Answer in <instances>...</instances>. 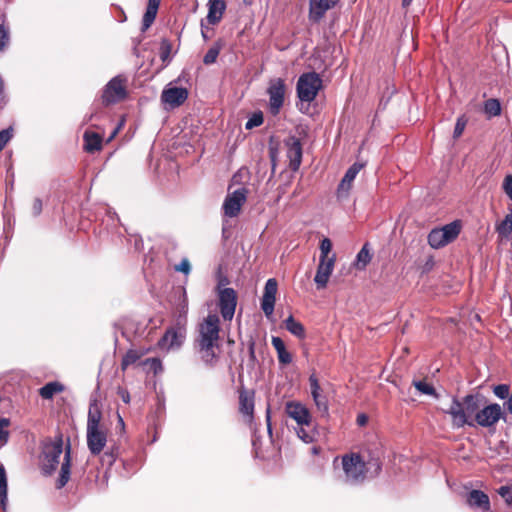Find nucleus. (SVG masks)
<instances>
[{"label": "nucleus", "mask_w": 512, "mask_h": 512, "mask_svg": "<svg viewBox=\"0 0 512 512\" xmlns=\"http://www.w3.org/2000/svg\"><path fill=\"white\" fill-rule=\"evenodd\" d=\"M64 452L60 475L57 480V488L64 487L70 479L71 474V446L67 444L63 450V439L59 435L53 440L49 439L43 443L40 455V468L44 475L50 476L57 469L60 457Z\"/></svg>", "instance_id": "1"}, {"label": "nucleus", "mask_w": 512, "mask_h": 512, "mask_svg": "<svg viewBox=\"0 0 512 512\" xmlns=\"http://www.w3.org/2000/svg\"><path fill=\"white\" fill-rule=\"evenodd\" d=\"M219 332L220 319L217 314H209L198 326L195 347L202 361L207 365H213L217 360Z\"/></svg>", "instance_id": "2"}, {"label": "nucleus", "mask_w": 512, "mask_h": 512, "mask_svg": "<svg viewBox=\"0 0 512 512\" xmlns=\"http://www.w3.org/2000/svg\"><path fill=\"white\" fill-rule=\"evenodd\" d=\"M481 398L480 394H468L462 402L457 397L452 398L450 406L443 409V412L450 415L453 428L459 429L465 425L474 426V420L471 419V416H475L480 410Z\"/></svg>", "instance_id": "3"}, {"label": "nucleus", "mask_w": 512, "mask_h": 512, "mask_svg": "<svg viewBox=\"0 0 512 512\" xmlns=\"http://www.w3.org/2000/svg\"><path fill=\"white\" fill-rule=\"evenodd\" d=\"M323 81L316 72L303 73L297 81V96L302 102L311 103L322 89Z\"/></svg>", "instance_id": "4"}, {"label": "nucleus", "mask_w": 512, "mask_h": 512, "mask_svg": "<svg viewBox=\"0 0 512 512\" xmlns=\"http://www.w3.org/2000/svg\"><path fill=\"white\" fill-rule=\"evenodd\" d=\"M342 468L346 483L356 485L364 481L367 471L366 463L359 454L344 455L342 457Z\"/></svg>", "instance_id": "5"}, {"label": "nucleus", "mask_w": 512, "mask_h": 512, "mask_svg": "<svg viewBox=\"0 0 512 512\" xmlns=\"http://www.w3.org/2000/svg\"><path fill=\"white\" fill-rule=\"evenodd\" d=\"M126 83L127 79L122 75L113 77L103 88L102 103L109 106L124 100L127 97Z\"/></svg>", "instance_id": "6"}, {"label": "nucleus", "mask_w": 512, "mask_h": 512, "mask_svg": "<svg viewBox=\"0 0 512 512\" xmlns=\"http://www.w3.org/2000/svg\"><path fill=\"white\" fill-rule=\"evenodd\" d=\"M500 419L506 421V415L498 403H492L483 407L476 413L474 424L476 423L481 427L490 428L495 426Z\"/></svg>", "instance_id": "7"}, {"label": "nucleus", "mask_w": 512, "mask_h": 512, "mask_svg": "<svg viewBox=\"0 0 512 512\" xmlns=\"http://www.w3.org/2000/svg\"><path fill=\"white\" fill-rule=\"evenodd\" d=\"M248 190L245 187H240L233 192H229L223 202L224 215L230 218L236 217L246 202Z\"/></svg>", "instance_id": "8"}, {"label": "nucleus", "mask_w": 512, "mask_h": 512, "mask_svg": "<svg viewBox=\"0 0 512 512\" xmlns=\"http://www.w3.org/2000/svg\"><path fill=\"white\" fill-rule=\"evenodd\" d=\"M218 300L220 313L224 320H232L237 305V295L233 288H219Z\"/></svg>", "instance_id": "9"}, {"label": "nucleus", "mask_w": 512, "mask_h": 512, "mask_svg": "<svg viewBox=\"0 0 512 512\" xmlns=\"http://www.w3.org/2000/svg\"><path fill=\"white\" fill-rule=\"evenodd\" d=\"M285 82L281 78H276L270 81L267 93L269 95V107L273 115L279 113L284 103L285 97Z\"/></svg>", "instance_id": "10"}, {"label": "nucleus", "mask_w": 512, "mask_h": 512, "mask_svg": "<svg viewBox=\"0 0 512 512\" xmlns=\"http://www.w3.org/2000/svg\"><path fill=\"white\" fill-rule=\"evenodd\" d=\"M87 447L92 455H99L107 443V433L102 428L86 429Z\"/></svg>", "instance_id": "11"}, {"label": "nucleus", "mask_w": 512, "mask_h": 512, "mask_svg": "<svg viewBox=\"0 0 512 512\" xmlns=\"http://www.w3.org/2000/svg\"><path fill=\"white\" fill-rule=\"evenodd\" d=\"M277 293V281L274 278L267 280L264 293L261 299V309L267 318H270L274 312Z\"/></svg>", "instance_id": "12"}, {"label": "nucleus", "mask_w": 512, "mask_h": 512, "mask_svg": "<svg viewBox=\"0 0 512 512\" xmlns=\"http://www.w3.org/2000/svg\"><path fill=\"white\" fill-rule=\"evenodd\" d=\"M287 157L289 159V167L292 171H298L302 162V144L299 138L290 136L286 139Z\"/></svg>", "instance_id": "13"}, {"label": "nucleus", "mask_w": 512, "mask_h": 512, "mask_svg": "<svg viewBox=\"0 0 512 512\" xmlns=\"http://www.w3.org/2000/svg\"><path fill=\"white\" fill-rule=\"evenodd\" d=\"M188 98V91L183 87L167 86L161 94L163 103L169 105L171 108L179 107Z\"/></svg>", "instance_id": "14"}, {"label": "nucleus", "mask_w": 512, "mask_h": 512, "mask_svg": "<svg viewBox=\"0 0 512 512\" xmlns=\"http://www.w3.org/2000/svg\"><path fill=\"white\" fill-rule=\"evenodd\" d=\"M336 257L331 255L330 258H319V264L314 281L318 289L325 288L330 275L332 274Z\"/></svg>", "instance_id": "15"}, {"label": "nucleus", "mask_w": 512, "mask_h": 512, "mask_svg": "<svg viewBox=\"0 0 512 512\" xmlns=\"http://www.w3.org/2000/svg\"><path fill=\"white\" fill-rule=\"evenodd\" d=\"M285 410L287 415L295 420L298 426L310 427L311 415L304 405L291 401L286 404Z\"/></svg>", "instance_id": "16"}, {"label": "nucleus", "mask_w": 512, "mask_h": 512, "mask_svg": "<svg viewBox=\"0 0 512 512\" xmlns=\"http://www.w3.org/2000/svg\"><path fill=\"white\" fill-rule=\"evenodd\" d=\"M340 0H309V19L318 23Z\"/></svg>", "instance_id": "17"}, {"label": "nucleus", "mask_w": 512, "mask_h": 512, "mask_svg": "<svg viewBox=\"0 0 512 512\" xmlns=\"http://www.w3.org/2000/svg\"><path fill=\"white\" fill-rule=\"evenodd\" d=\"M362 168L363 164L358 162L354 163L352 166L349 167V169L346 171L343 179L339 184L338 197H344L348 194L354 179L356 178L357 174L360 172Z\"/></svg>", "instance_id": "18"}, {"label": "nucleus", "mask_w": 512, "mask_h": 512, "mask_svg": "<svg viewBox=\"0 0 512 512\" xmlns=\"http://www.w3.org/2000/svg\"><path fill=\"white\" fill-rule=\"evenodd\" d=\"M207 6L208 14L206 19L209 24L216 25L223 17L226 10V3L224 0H209Z\"/></svg>", "instance_id": "19"}, {"label": "nucleus", "mask_w": 512, "mask_h": 512, "mask_svg": "<svg viewBox=\"0 0 512 512\" xmlns=\"http://www.w3.org/2000/svg\"><path fill=\"white\" fill-rule=\"evenodd\" d=\"M467 503L472 508H478L483 511L490 509V501L487 494L480 490H472L467 495Z\"/></svg>", "instance_id": "20"}, {"label": "nucleus", "mask_w": 512, "mask_h": 512, "mask_svg": "<svg viewBox=\"0 0 512 512\" xmlns=\"http://www.w3.org/2000/svg\"><path fill=\"white\" fill-rule=\"evenodd\" d=\"M182 333L173 328L168 329L163 337L159 340L158 345L161 349H172L179 347L182 343Z\"/></svg>", "instance_id": "21"}, {"label": "nucleus", "mask_w": 512, "mask_h": 512, "mask_svg": "<svg viewBox=\"0 0 512 512\" xmlns=\"http://www.w3.org/2000/svg\"><path fill=\"white\" fill-rule=\"evenodd\" d=\"M83 140L84 149L88 153H94L102 148V137L98 133L86 131Z\"/></svg>", "instance_id": "22"}, {"label": "nucleus", "mask_w": 512, "mask_h": 512, "mask_svg": "<svg viewBox=\"0 0 512 512\" xmlns=\"http://www.w3.org/2000/svg\"><path fill=\"white\" fill-rule=\"evenodd\" d=\"M102 413L96 400L90 402L88 417H87V428H102L101 425Z\"/></svg>", "instance_id": "23"}, {"label": "nucleus", "mask_w": 512, "mask_h": 512, "mask_svg": "<svg viewBox=\"0 0 512 512\" xmlns=\"http://www.w3.org/2000/svg\"><path fill=\"white\" fill-rule=\"evenodd\" d=\"M63 390H64V386L61 383H59L57 381H53V382H49V383L45 384L43 387H41L39 389V395L43 399L49 400V399H52L55 394L61 393Z\"/></svg>", "instance_id": "24"}, {"label": "nucleus", "mask_w": 512, "mask_h": 512, "mask_svg": "<svg viewBox=\"0 0 512 512\" xmlns=\"http://www.w3.org/2000/svg\"><path fill=\"white\" fill-rule=\"evenodd\" d=\"M285 328L294 336L302 339L305 337V329L304 326L297 320L294 319L293 316H289L285 322Z\"/></svg>", "instance_id": "25"}, {"label": "nucleus", "mask_w": 512, "mask_h": 512, "mask_svg": "<svg viewBox=\"0 0 512 512\" xmlns=\"http://www.w3.org/2000/svg\"><path fill=\"white\" fill-rule=\"evenodd\" d=\"M0 475L2 476L0 482V505L3 510L6 509L7 500H8V485H7V477L5 467L2 463H0Z\"/></svg>", "instance_id": "26"}, {"label": "nucleus", "mask_w": 512, "mask_h": 512, "mask_svg": "<svg viewBox=\"0 0 512 512\" xmlns=\"http://www.w3.org/2000/svg\"><path fill=\"white\" fill-rule=\"evenodd\" d=\"M497 233L507 238L512 233V208L510 209L509 213L506 214L504 219L496 226Z\"/></svg>", "instance_id": "27"}, {"label": "nucleus", "mask_w": 512, "mask_h": 512, "mask_svg": "<svg viewBox=\"0 0 512 512\" xmlns=\"http://www.w3.org/2000/svg\"><path fill=\"white\" fill-rule=\"evenodd\" d=\"M460 228V224L457 221H454L439 229L443 233L446 241L450 243L457 238L460 233Z\"/></svg>", "instance_id": "28"}, {"label": "nucleus", "mask_w": 512, "mask_h": 512, "mask_svg": "<svg viewBox=\"0 0 512 512\" xmlns=\"http://www.w3.org/2000/svg\"><path fill=\"white\" fill-rule=\"evenodd\" d=\"M428 243L434 249L441 248L448 244L439 228L431 230L428 234Z\"/></svg>", "instance_id": "29"}, {"label": "nucleus", "mask_w": 512, "mask_h": 512, "mask_svg": "<svg viewBox=\"0 0 512 512\" xmlns=\"http://www.w3.org/2000/svg\"><path fill=\"white\" fill-rule=\"evenodd\" d=\"M484 112L489 117H495V116L500 115V113H501L500 102L494 98L488 99L484 104Z\"/></svg>", "instance_id": "30"}, {"label": "nucleus", "mask_w": 512, "mask_h": 512, "mask_svg": "<svg viewBox=\"0 0 512 512\" xmlns=\"http://www.w3.org/2000/svg\"><path fill=\"white\" fill-rule=\"evenodd\" d=\"M297 436L304 442V443H312L315 439V433L312 429V427H306V426H298V428L295 429Z\"/></svg>", "instance_id": "31"}, {"label": "nucleus", "mask_w": 512, "mask_h": 512, "mask_svg": "<svg viewBox=\"0 0 512 512\" xmlns=\"http://www.w3.org/2000/svg\"><path fill=\"white\" fill-rule=\"evenodd\" d=\"M356 260H357V267L359 269H364L366 267V265L370 262L371 255H370L369 250L367 249V244H365L361 248V250L358 252Z\"/></svg>", "instance_id": "32"}, {"label": "nucleus", "mask_w": 512, "mask_h": 512, "mask_svg": "<svg viewBox=\"0 0 512 512\" xmlns=\"http://www.w3.org/2000/svg\"><path fill=\"white\" fill-rule=\"evenodd\" d=\"M139 359H140V354L136 350L127 351V353L122 358V362H121L122 370H126L128 368V366L136 363Z\"/></svg>", "instance_id": "33"}, {"label": "nucleus", "mask_w": 512, "mask_h": 512, "mask_svg": "<svg viewBox=\"0 0 512 512\" xmlns=\"http://www.w3.org/2000/svg\"><path fill=\"white\" fill-rule=\"evenodd\" d=\"M263 114L262 112L258 111V112H254L248 119V121L246 122L245 124V128L247 130H251L255 127H258L260 126L262 123H263Z\"/></svg>", "instance_id": "34"}, {"label": "nucleus", "mask_w": 512, "mask_h": 512, "mask_svg": "<svg viewBox=\"0 0 512 512\" xmlns=\"http://www.w3.org/2000/svg\"><path fill=\"white\" fill-rule=\"evenodd\" d=\"M415 388L425 395L437 396L434 387L424 381H414L413 382Z\"/></svg>", "instance_id": "35"}, {"label": "nucleus", "mask_w": 512, "mask_h": 512, "mask_svg": "<svg viewBox=\"0 0 512 512\" xmlns=\"http://www.w3.org/2000/svg\"><path fill=\"white\" fill-rule=\"evenodd\" d=\"M10 425V420L8 418L0 419V444L4 445L7 443L9 438V432L7 427Z\"/></svg>", "instance_id": "36"}, {"label": "nucleus", "mask_w": 512, "mask_h": 512, "mask_svg": "<svg viewBox=\"0 0 512 512\" xmlns=\"http://www.w3.org/2000/svg\"><path fill=\"white\" fill-rule=\"evenodd\" d=\"M313 400L318 411H320L322 414L328 413V401L324 394H320L319 396L314 395Z\"/></svg>", "instance_id": "37"}, {"label": "nucleus", "mask_w": 512, "mask_h": 512, "mask_svg": "<svg viewBox=\"0 0 512 512\" xmlns=\"http://www.w3.org/2000/svg\"><path fill=\"white\" fill-rule=\"evenodd\" d=\"M467 122H468V120L464 115L457 118L454 132H453L454 139H457L462 135V133L467 125Z\"/></svg>", "instance_id": "38"}, {"label": "nucleus", "mask_w": 512, "mask_h": 512, "mask_svg": "<svg viewBox=\"0 0 512 512\" xmlns=\"http://www.w3.org/2000/svg\"><path fill=\"white\" fill-rule=\"evenodd\" d=\"M156 15H157V11H153V10H150V9H146V12L143 16V20H142V31H146L151 25L152 23L154 22L155 18H156Z\"/></svg>", "instance_id": "39"}, {"label": "nucleus", "mask_w": 512, "mask_h": 512, "mask_svg": "<svg viewBox=\"0 0 512 512\" xmlns=\"http://www.w3.org/2000/svg\"><path fill=\"white\" fill-rule=\"evenodd\" d=\"M219 53H220V47L213 46V47L209 48V50L207 51V53L205 54V56L203 58L204 64H206V65L213 64L216 61Z\"/></svg>", "instance_id": "40"}, {"label": "nucleus", "mask_w": 512, "mask_h": 512, "mask_svg": "<svg viewBox=\"0 0 512 512\" xmlns=\"http://www.w3.org/2000/svg\"><path fill=\"white\" fill-rule=\"evenodd\" d=\"M493 393L499 399H506L511 394L510 387L507 384H499L493 387Z\"/></svg>", "instance_id": "41"}, {"label": "nucleus", "mask_w": 512, "mask_h": 512, "mask_svg": "<svg viewBox=\"0 0 512 512\" xmlns=\"http://www.w3.org/2000/svg\"><path fill=\"white\" fill-rule=\"evenodd\" d=\"M172 49V44L169 40L163 39L161 41L160 46V58L163 62L167 61L170 58V53Z\"/></svg>", "instance_id": "42"}, {"label": "nucleus", "mask_w": 512, "mask_h": 512, "mask_svg": "<svg viewBox=\"0 0 512 512\" xmlns=\"http://www.w3.org/2000/svg\"><path fill=\"white\" fill-rule=\"evenodd\" d=\"M254 404L252 401L248 400L247 398L240 397V411L244 415H252L253 413Z\"/></svg>", "instance_id": "43"}, {"label": "nucleus", "mask_w": 512, "mask_h": 512, "mask_svg": "<svg viewBox=\"0 0 512 512\" xmlns=\"http://www.w3.org/2000/svg\"><path fill=\"white\" fill-rule=\"evenodd\" d=\"M332 250V243L330 239L324 238L320 242V258H330L329 254Z\"/></svg>", "instance_id": "44"}, {"label": "nucleus", "mask_w": 512, "mask_h": 512, "mask_svg": "<svg viewBox=\"0 0 512 512\" xmlns=\"http://www.w3.org/2000/svg\"><path fill=\"white\" fill-rule=\"evenodd\" d=\"M309 384H310V390L312 398H314V395L319 396L321 393V387L319 385V381L315 374L310 375L309 377Z\"/></svg>", "instance_id": "45"}, {"label": "nucleus", "mask_w": 512, "mask_h": 512, "mask_svg": "<svg viewBox=\"0 0 512 512\" xmlns=\"http://www.w3.org/2000/svg\"><path fill=\"white\" fill-rule=\"evenodd\" d=\"M9 42V29L0 24V50H3Z\"/></svg>", "instance_id": "46"}, {"label": "nucleus", "mask_w": 512, "mask_h": 512, "mask_svg": "<svg viewBox=\"0 0 512 512\" xmlns=\"http://www.w3.org/2000/svg\"><path fill=\"white\" fill-rule=\"evenodd\" d=\"M11 137H12V129L11 128H7V129L0 131V152L6 146V144L11 139Z\"/></svg>", "instance_id": "47"}, {"label": "nucleus", "mask_w": 512, "mask_h": 512, "mask_svg": "<svg viewBox=\"0 0 512 512\" xmlns=\"http://www.w3.org/2000/svg\"><path fill=\"white\" fill-rule=\"evenodd\" d=\"M503 190L506 195L512 200V175H507L503 181Z\"/></svg>", "instance_id": "48"}, {"label": "nucleus", "mask_w": 512, "mask_h": 512, "mask_svg": "<svg viewBox=\"0 0 512 512\" xmlns=\"http://www.w3.org/2000/svg\"><path fill=\"white\" fill-rule=\"evenodd\" d=\"M277 356L281 364L287 365L292 362V355L286 349L278 352Z\"/></svg>", "instance_id": "49"}, {"label": "nucleus", "mask_w": 512, "mask_h": 512, "mask_svg": "<svg viewBox=\"0 0 512 512\" xmlns=\"http://www.w3.org/2000/svg\"><path fill=\"white\" fill-rule=\"evenodd\" d=\"M116 454L114 453L113 450L111 451H106L103 456H102V462L103 464H106L108 466H112L113 463L115 462L116 460Z\"/></svg>", "instance_id": "50"}, {"label": "nucleus", "mask_w": 512, "mask_h": 512, "mask_svg": "<svg viewBox=\"0 0 512 512\" xmlns=\"http://www.w3.org/2000/svg\"><path fill=\"white\" fill-rule=\"evenodd\" d=\"M188 312V300H187V296H186V293L184 292L183 293V297H182V300L179 304V317H186V314Z\"/></svg>", "instance_id": "51"}, {"label": "nucleus", "mask_w": 512, "mask_h": 512, "mask_svg": "<svg viewBox=\"0 0 512 512\" xmlns=\"http://www.w3.org/2000/svg\"><path fill=\"white\" fill-rule=\"evenodd\" d=\"M42 209H43V203H42V200L40 198H35L33 200V204H32V214L33 216L37 217L41 214L42 212Z\"/></svg>", "instance_id": "52"}, {"label": "nucleus", "mask_w": 512, "mask_h": 512, "mask_svg": "<svg viewBox=\"0 0 512 512\" xmlns=\"http://www.w3.org/2000/svg\"><path fill=\"white\" fill-rule=\"evenodd\" d=\"M498 493L505 498L507 502L512 501V488L508 486H502L499 488Z\"/></svg>", "instance_id": "53"}, {"label": "nucleus", "mask_w": 512, "mask_h": 512, "mask_svg": "<svg viewBox=\"0 0 512 512\" xmlns=\"http://www.w3.org/2000/svg\"><path fill=\"white\" fill-rule=\"evenodd\" d=\"M146 364H149L155 373H158V371L162 370V363L157 358L147 359Z\"/></svg>", "instance_id": "54"}, {"label": "nucleus", "mask_w": 512, "mask_h": 512, "mask_svg": "<svg viewBox=\"0 0 512 512\" xmlns=\"http://www.w3.org/2000/svg\"><path fill=\"white\" fill-rule=\"evenodd\" d=\"M176 270L183 272L184 274H188L191 270V266L188 259H183L180 262V264L176 266Z\"/></svg>", "instance_id": "55"}, {"label": "nucleus", "mask_w": 512, "mask_h": 512, "mask_svg": "<svg viewBox=\"0 0 512 512\" xmlns=\"http://www.w3.org/2000/svg\"><path fill=\"white\" fill-rule=\"evenodd\" d=\"M271 342L277 353L286 349L285 344L280 337H272Z\"/></svg>", "instance_id": "56"}, {"label": "nucleus", "mask_w": 512, "mask_h": 512, "mask_svg": "<svg viewBox=\"0 0 512 512\" xmlns=\"http://www.w3.org/2000/svg\"><path fill=\"white\" fill-rule=\"evenodd\" d=\"M118 394L124 403L128 404L130 402V394L127 390L120 389Z\"/></svg>", "instance_id": "57"}, {"label": "nucleus", "mask_w": 512, "mask_h": 512, "mask_svg": "<svg viewBox=\"0 0 512 512\" xmlns=\"http://www.w3.org/2000/svg\"><path fill=\"white\" fill-rule=\"evenodd\" d=\"M161 0H148L147 9L158 11Z\"/></svg>", "instance_id": "58"}, {"label": "nucleus", "mask_w": 512, "mask_h": 512, "mask_svg": "<svg viewBox=\"0 0 512 512\" xmlns=\"http://www.w3.org/2000/svg\"><path fill=\"white\" fill-rule=\"evenodd\" d=\"M367 422H368V417H367V415H366V414H359V415L357 416V424H358L359 426H364V425H366V424H367Z\"/></svg>", "instance_id": "59"}, {"label": "nucleus", "mask_w": 512, "mask_h": 512, "mask_svg": "<svg viewBox=\"0 0 512 512\" xmlns=\"http://www.w3.org/2000/svg\"><path fill=\"white\" fill-rule=\"evenodd\" d=\"M368 464L375 467V473H378L381 469V465H380V462L378 461V459H372Z\"/></svg>", "instance_id": "60"}, {"label": "nucleus", "mask_w": 512, "mask_h": 512, "mask_svg": "<svg viewBox=\"0 0 512 512\" xmlns=\"http://www.w3.org/2000/svg\"><path fill=\"white\" fill-rule=\"evenodd\" d=\"M412 1L413 0H402L403 7H408L412 3Z\"/></svg>", "instance_id": "61"}, {"label": "nucleus", "mask_w": 512, "mask_h": 512, "mask_svg": "<svg viewBox=\"0 0 512 512\" xmlns=\"http://www.w3.org/2000/svg\"><path fill=\"white\" fill-rule=\"evenodd\" d=\"M267 422H268V432L271 433V425H270V416L267 415Z\"/></svg>", "instance_id": "62"}, {"label": "nucleus", "mask_w": 512, "mask_h": 512, "mask_svg": "<svg viewBox=\"0 0 512 512\" xmlns=\"http://www.w3.org/2000/svg\"><path fill=\"white\" fill-rule=\"evenodd\" d=\"M118 418H119V423L122 427H124V421L122 419V417L120 415H118Z\"/></svg>", "instance_id": "63"}, {"label": "nucleus", "mask_w": 512, "mask_h": 512, "mask_svg": "<svg viewBox=\"0 0 512 512\" xmlns=\"http://www.w3.org/2000/svg\"><path fill=\"white\" fill-rule=\"evenodd\" d=\"M201 26H202V28L204 27L203 23L201 24ZM202 36H203L204 39L208 38L203 29H202Z\"/></svg>", "instance_id": "64"}]
</instances>
